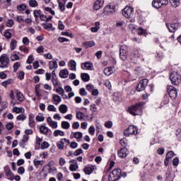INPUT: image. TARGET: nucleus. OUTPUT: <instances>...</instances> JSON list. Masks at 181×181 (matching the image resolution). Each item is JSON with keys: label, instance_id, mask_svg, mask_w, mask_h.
<instances>
[{"label": "nucleus", "instance_id": "33", "mask_svg": "<svg viewBox=\"0 0 181 181\" xmlns=\"http://www.w3.org/2000/svg\"><path fill=\"white\" fill-rule=\"evenodd\" d=\"M61 127L63 129H69V128H70V123L69 122L63 121L62 122Z\"/></svg>", "mask_w": 181, "mask_h": 181}, {"label": "nucleus", "instance_id": "50", "mask_svg": "<svg viewBox=\"0 0 181 181\" xmlns=\"http://www.w3.org/2000/svg\"><path fill=\"white\" fill-rule=\"evenodd\" d=\"M52 83L54 86V87H57L60 83L59 82V80H57V78H52Z\"/></svg>", "mask_w": 181, "mask_h": 181}, {"label": "nucleus", "instance_id": "1", "mask_svg": "<svg viewBox=\"0 0 181 181\" xmlns=\"http://www.w3.org/2000/svg\"><path fill=\"white\" fill-rule=\"evenodd\" d=\"M144 105H145V103L139 102L134 105H132L128 108V112L131 115L134 117L136 115H139L142 112V109L144 108Z\"/></svg>", "mask_w": 181, "mask_h": 181}, {"label": "nucleus", "instance_id": "61", "mask_svg": "<svg viewBox=\"0 0 181 181\" xmlns=\"http://www.w3.org/2000/svg\"><path fill=\"white\" fill-rule=\"evenodd\" d=\"M48 111H52L53 112H56L57 109L53 105H49L47 107Z\"/></svg>", "mask_w": 181, "mask_h": 181}, {"label": "nucleus", "instance_id": "17", "mask_svg": "<svg viewBox=\"0 0 181 181\" xmlns=\"http://www.w3.org/2000/svg\"><path fill=\"white\" fill-rule=\"evenodd\" d=\"M104 5V0H96L93 4L94 11H98L100 8H103Z\"/></svg>", "mask_w": 181, "mask_h": 181}, {"label": "nucleus", "instance_id": "57", "mask_svg": "<svg viewBox=\"0 0 181 181\" xmlns=\"http://www.w3.org/2000/svg\"><path fill=\"white\" fill-rule=\"evenodd\" d=\"M137 33L138 35H145V33H146V30H145L144 28H139L137 29Z\"/></svg>", "mask_w": 181, "mask_h": 181}, {"label": "nucleus", "instance_id": "39", "mask_svg": "<svg viewBox=\"0 0 181 181\" xmlns=\"http://www.w3.org/2000/svg\"><path fill=\"white\" fill-rule=\"evenodd\" d=\"M52 98L54 101H55L57 103H62V97H60V95H59L54 94Z\"/></svg>", "mask_w": 181, "mask_h": 181}, {"label": "nucleus", "instance_id": "28", "mask_svg": "<svg viewBox=\"0 0 181 181\" xmlns=\"http://www.w3.org/2000/svg\"><path fill=\"white\" fill-rule=\"evenodd\" d=\"M169 1L173 8H177L180 5V0H169Z\"/></svg>", "mask_w": 181, "mask_h": 181}, {"label": "nucleus", "instance_id": "46", "mask_svg": "<svg viewBox=\"0 0 181 181\" xmlns=\"http://www.w3.org/2000/svg\"><path fill=\"white\" fill-rule=\"evenodd\" d=\"M83 64L86 70H91V68L93 67V63L90 62H85Z\"/></svg>", "mask_w": 181, "mask_h": 181}, {"label": "nucleus", "instance_id": "14", "mask_svg": "<svg viewBox=\"0 0 181 181\" xmlns=\"http://www.w3.org/2000/svg\"><path fill=\"white\" fill-rule=\"evenodd\" d=\"M117 155L121 159H124L126 156H128V148L123 147L117 151Z\"/></svg>", "mask_w": 181, "mask_h": 181}, {"label": "nucleus", "instance_id": "13", "mask_svg": "<svg viewBox=\"0 0 181 181\" xmlns=\"http://www.w3.org/2000/svg\"><path fill=\"white\" fill-rule=\"evenodd\" d=\"M4 172L8 180H13V173H12V171L11 170V168H9V166L7 165L4 167Z\"/></svg>", "mask_w": 181, "mask_h": 181}, {"label": "nucleus", "instance_id": "42", "mask_svg": "<svg viewBox=\"0 0 181 181\" xmlns=\"http://www.w3.org/2000/svg\"><path fill=\"white\" fill-rule=\"evenodd\" d=\"M35 120L37 122H43V121H45V117H43V115L40 114V115L36 116Z\"/></svg>", "mask_w": 181, "mask_h": 181}, {"label": "nucleus", "instance_id": "37", "mask_svg": "<svg viewBox=\"0 0 181 181\" xmlns=\"http://www.w3.org/2000/svg\"><path fill=\"white\" fill-rule=\"evenodd\" d=\"M78 169V164H71L69 166V170L71 172H76Z\"/></svg>", "mask_w": 181, "mask_h": 181}, {"label": "nucleus", "instance_id": "24", "mask_svg": "<svg viewBox=\"0 0 181 181\" xmlns=\"http://www.w3.org/2000/svg\"><path fill=\"white\" fill-rule=\"evenodd\" d=\"M114 67L110 66L104 69V74L105 76H111L112 73H114V71L112 70Z\"/></svg>", "mask_w": 181, "mask_h": 181}, {"label": "nucleus", "instance_id": "10", "mask_svg": "<svg viewBox=\"0 0 181 181\" xmlns=\"http://www.w3.org/2000/svg\"><path fill=\"white\" fill-rule=\"evenodd\" d=\"M166 26H167L169 32H170V33H173L176 32V30H177V29H179V28H180L181 25L180 23H175L173 24L167 23Z\"/></svg>", "mask_w": 181, "mask_h": 181}, {"label": "nucleus", "instance_id": "41", "mask_svg": "<svg viewBox=\"0 0 181 181\" xmlns=\"http://www.w3.org/2000/svg\"><path fill=\"white\" fill-rule=\"evenodd\" d=\"M134 71L136 76H141V74H142V68H141V66H138L134 69Z\"/></svg>", "mask_w": 181, "mask_h": 181}, {"label": "nucleus", "instance_id": "6", "mask_svg": "<svg viewBox=\"0 0 181 181\" xmlns=\"http://www.w3.org/2000/svg\"><path fill=\"white\" fill-rule=\"evenodd\" d=\"M167 91L168 93L169 97L173 100H175L177 97V90L173 86H168Z\"/></svg>", "mask_w": 181, "mask_h": 181}, {"label": "nucleus", "instance_id": "55", "mask_svg": "<svg viewBox=\"0 0 181 181\" xmlns=\"http://www.w3.org/2000/svg\"><path fill=\"white\" fill-rule=\"evenodd\" d=\"M17 9L18 11H20V12H23V11H25V9H26V5H24V4L18 5L17 6Z\"/></svg>", "mask_w": 181, "mask_h": 181}, {"label": "nucleus", "instance_id": "48", "mask_svg": "<svg viewBox=\"0 0 181 181\" xmlns=\"http://www.w3.org/2000/svg\"><path fill=\"white\" fill-rule=\"evenodd\" d=\"M40 15H42V11L40 10H35L34 11V17L35 19H38V18H40Z\"/></svg>", "mask_w": 181, "mask_h": 181}, {"label": "nucleus", "instance_id": "4", "mask_svg": "<svg viewBox=\"0 0 181 181\" xmlns=\"http://www.w3.org/2000/svg\"><path fill=\"white\" fill-rule=\"evenodd\" d=\"M9 57L6 54H3L0 57V69H8L9 67Z\"/></svg>", "mask_w": 181, "mask_h": 181}, {"label": "nucleus", "instance_id": "64", "mask_svg": "<svg viewBox=\"0 0 181 181\" xmlns=\"http://www.w3.org/2000/svg\"><path fill=\"white\" fill-rule=\"evenodd\" d=\"M173 166H177V165H179V158L175 157V158H173Z\"/></svg>", "mask_w": 181, "mask_h": 181}, {"label": "nucleus", "instance_id": "58", "mask_svg": "<svg viewBox=\"0 0 181 181\" xmlns=\"http://www.w3.org/2000/svg\"><path fill=\"white\" fill-rule=\"evenodd\" d=\"M33 163L35 166H39L40 165H43V161L42 160H38L37 159H35L33 160Z\"/></svg>", "mask_w": 181, "mask_h": 181}, {"label": "nucleus", "instance_id": "19", "mask_svg": "<svg viewBox=\"0 0 181 181\" xmlns=\"http://www.w3.org/2000/svg\"><path fill=\"white\" fill-rule=\"evenodd\" d=\"M59 77L61 78H67L69 77V70L67 69H62L59 72Z\"/></svg>", "mask_w": 181, "mask_h": 181}, {"label": "nucleus", "instance_id": "32", "mask_svg": "<svg viewBox=\"0 0 181 181\" xmlns=\"http://www.w3.org/2000/svg\"><path fill=\"white\" fill-rule=\"evenodd\" d=\"M83 171H84V173H86V175H91V173H93L94 170L91 167H85L83 169Z\"/></svg>", "mask_w": 181, "mask_h": 181}, {"label": "nucleus", "instance_id": "12", "mask_svg": "<svg viewBox=\"0 0 181 181\" xmlns=\"http://www.w3.org/2000/svg\"><path fill=\"white\" fill-rule=\"evenodd\" d=\"M40 133L47 136V135H52V130L46 126L41 125L40 127Z\"/></svg>", "mask_w": 181, "mask_h": 181}, {"label": "nucleus", "instance_id": "25", "mask_svg": "<svg viewBox=\"0 0 181 181\" xmlns=\"http://www.w3.org/2000/svg\"><path fill=\"white\" fill-rule=\"evenodd\" d=\"M76 66L77 63H76V61H74V59H71L69 62V66L71 67V70H72V71H76L77 70Z\"/></svg>", "mask_w": 181, "mask_h": 181}, {"label": "nucleus", "instance_id": "60", "mask_svg": "<svg viewBox=\"0 0 181 181\" xmlns=\"http://www.w3.org/2000/svg\"><path fill=\"white\" fill-rule=\"evenodd\" d=\"M81 153H83V149L81 148H78L74 152V156H78V155H81Z\"/></svg>", "mask_w": 181, "mask_h": 181}, {"label": "nucleus", "instance_id": "30", "mask_svg": "<svg viewBox=\"0 0 181 181\" xmlns=\"http://www.w3.org/2000/svg\"><path fill=\"white\" fill-rule=\"evenodd\" d=\"M81 78L84 82L89 81H90V75H88V74H81Z\"/></svg>", "mask_w": 181, "mask_h": 181}, {"label": "nucleus", "instance_id": "2", "mask_svg": "<svg viewBox=\"0 0 181 181\" xmlns=\"http://www.w3.org/2000/svg\"><path fill=\"white\" fill-rule=\"evenodd\" d=\"M122 170L119 168L115 169L109 175L108 180L109 181H117L119 180L121 178V173Z\"/></svg>", "mask_w": 181, "mask_h": 181}, {"label": "nucleus", "instance_id": "15", "mask_svg": "<svg viewBox=\"0 0 181 181\" xmlns=\"http://www.w3.org/2000/svg\"><path fill=\"white\" fill-rule=\"evenodd\" d=\"M175 156V153L173 151H168V153L165 156V159L164 160V165L165 166L169 165V160L172 159Z\"/></svg>", "mask_w": 181, "mask_h": 181}, {"label": "nucleus", "instance_id": "35", "mask_svg": "<svg viewBox=\"0 0 181 181\" xmlns=\"http://www.w3.org/2000/svg\"><path fill=\"white\" fill-rule=\"evenodd\" d=\"M57 146L59 149H64V141L63 139L57 143Z\"/></svg>", "mask_w": 181, "mask_h": 181}, {"label": "nucleus", "instance_id": "34", "mask_svg": "<svg viewBox=\"0 0 181 181\" xmlns=\"http://www.w3.org/2000/svg\"><path fill=\"white\" fill-rule=\"evenodd\" d=\"M53 135L54 136H57L58 135H59V136H64V132L57 129L54 132Z\"/></svg>", "mask_w": 181, "mask_h": 181}, {"label": "nucleus", "instance_id": "63", "mask_svg": "<svg viewBox=\"0 0 181 181\" xmlns=\"http://www.w3.org/2000/svg\"><path fill=\"white\" fill-rule=\"evenodd\" d=\"M6 129H8V131H11V129H12L13 128V123L12 122H9L6 125Z\"/></svg>", "mask_w": 181, "mask_h": 181}, {"label": "nucleus", "instance_id": "11", "mask_svg": "<svg viewBox=\"0 0 181 181\" xmlns=\"http://www.w3.org/2000/svg\"><path fill=\"white\" fill-rule=\"evenodd\" d=\"M141 59L142 62H145V58L142 56V54H139V49H134L133 52L131 54V59Z\"/></svg>", "mask_w": 181, "mask_h": 181}, {"label": "nucleus", "instance_id": "20", "mask_svg": "<svg viewBox=\"0 0 181 181\" xmlns=\"http://www.w3.org/2000/svg\"><path fill=\"white\" fill-rule=\"evenodd\" d=\"M119 57L122 60H127V51L122 48L119 49Z\"/></svg>", "mask_w": 181, "mask_h": 181}, {"label": "nucleus", "instance_id": "47", "mask_svg": "<svg viewBox=\"0 0 181 181\" xmlns=\"http://www.w3.org/2000/svg\"><path fill=\"white\" fill-rule=\"evenodd\" d=\"M4 37H6V39H11L12 38V34L9 32V30H6L4 31Z\"/></svg>", "mask_w": 181, "mask_h": 181}, {"label": "nucleus", "instance_id": "8", "mask_svg": "<svg viewBox=\"0 0 181 181\" xmlns=\"http://www.w3.org/2000/svg\"><path fill=\"white\" fill-rule=\"evenodd\" d=\"M115 12V5H107L103 8L104 15H112Z\"/></svg>", "mask_w": 181, "mask_h": 181}, {"label": "nucleus", "instance_id": "26", "mask_svg": "<svg viewBox=\"0 0 181 181\" xmlns=\"http://www.w3.org/2000/svg\"><path fill=\"white\" fill-rule=\"evenodd\" d=\"M59 111L61 114H66L67 112V105H61L59 107Z\"/></svg>", "mask_w": 181, "mask_h": 181}, {"label": "nucleus", "instance_id": "44", "mask_svg": "<svg viewBox=\"0 0 181 181\" xmlns=\"http://www.w3.org/2000/svg\"><path fill=\"white\" fill-rule=\"evenodd\" d=\"M28 4L31 8H36L38 5L36 0H30Z\"/></svg>", "mask_w": 181, "mask_h": 181}, {"label": "nucleus", "instance_id": "9", "mask_svg": "<svg viewBox=\"0 0 181 181\" xmlns=\"http://www.w3.org/2000/svg\"><path fill=\"white\" fill-rule=\"evenodd\" d=\"M148 81L146 78L141 80L136 86L137 91H144L146 88V86H148Z\"/></svg>", "mask_w": 181, "mask_h": 181}, {"label": "nucleus", "instance_id": "40", "mask_svg": "<svg viewBox=\"0 0 181 181\" xmlns=\"http://www.w3.org/2000/svg\"><path fill=\"white\" fill-rule=\"evenodd\" d=\"M74 138H76V139H81L83 138V133L81 132H74Z\"/></svg>", "mask_w": 181, "mask_h": 181}, {"label": "nucleus", "instance_id": "56", "mask_svg": "<svg viewBox=\"0 0 181 181\" xmlns=\"http://www.w3.org/2000/svg\"><path fill=\"white\" fill-rule=\"evenodd\" d=\"M25 98L23 97V94L22 93H17V100L18 101H23Z\"/></svg>", "mask_w": 181, "mask_h": 181}, {"label": "nucleus", "instance_id": "5", "mask_svg": "<svg viewBox=\"0 0 181 181\" xmlns=\"http://www.w3.org/2000/svg\"><path fill=\"white\" fill-rule=\"evenodd\" d=\"M138 134V127L134 125H130L124 131V136H129L130 135H136Z\"/></svg>", "mask_w": 181, "mask_h": 181}, {"label": "nucleus", "instance_id": "49", "mask_svg": "<svg viewBox=\"0 0 181 181\" xmlns=\"http://www.w3.org/2000/svg\"><path fill=\"white\" fill-rule=\"evenodd\" d=\"M50 146V144H49V142L47 141H43L41 144V149H47Z\"/></svg>", "mask_w": 181, "mask_h": 181}, {"label": "nucleus", "instance_id": "51", "mask_svg": "<svg viewBox=\"0 0 181 181\" xmlns=\"http://www.w3.org/2000/svg\"><path fill=\"white\" fill-rule=\"evenodd\" d=\"M33 62H35V57H33V55H30L27 59V64H32Z\"/></svg>", "mask_w": 181, "mask_h": 181}, {"label": "nucleus", "instance_id": "21", "mask_svg": "<svg viewBox=\"0 0 181 181\" xmlns=\"http://www.w3.org/2000/svg\"><path fill=\"white\" fill-rule=\"evenodd\" d=\"M49 64V70H53V69L56 70V69L59 67V64H57V61L54 59H53L52 61H50Z\"/></svg>", "mask_w": 181, "mask_h": 181}, {"label": "nucleus", "instance_id": "22", "mask_svg": "<svg viewBox=\"0 0 181 181\" xmlns=\"http://www.w3.org/2000/svg\"><path fill=\"white\" fill-rule=\"evenodd\" d=\"M82 45L83 46H84L86 49H88V47H93L95 46V42L94 41H86L83 42Z\"/></svg>", "mask_w": 181, "mask_h": 181}, {"label": "nucleus", "instance_id": "43", "mask_svg": "<svg viewBox=\"0 0 181 181\" xmlns=\"http://www.w3.org/2000/svg\"><path fill=\"white\" fill-rule=\"evenodd\" d=\"M19 67H21V62H16L14 63L13 68V73H16L18 70H19Z\"/></svg>", "mask_w": 181, "mask_h": 181}, {"label": "nucleus", "instance_id": "54", "mask_svg": "<svg viewBox=\"0 0 181 181\" xmlns=\"http://www.w3.org/2000/svg\"><path fill=\"white\" fill-rule=\"evenodd\" d=\"M95 132V127H94L93 125L90 126L88 129V133L90 134V135H94Z\"/></svg>", "mask_w": 181, "mask_h": 181}, {"label": "nucleus", "instance_id": "29", "mask_svg": "<svg viewBox=\"0 0 181 181\" xmlns=\"http://www.w3.org/2000/svg\"><path fill=\"white\" fill-rule=\"evenodd\" d=\"M152 6H153V8H156V9H159V8H160L162 6L159 0H153L152 1Z\"/></svg>", "mask_w": 181, "mask_h": 181}, {"label": "nucleus", "instance_id": "59", "mask_svg": "<svg viewBox=\"0 0 181 181\" xmlns=\"http://www.w3.org/2000/svg\"><path fill=\"white\" fill-rule=\"evenodd\" d=\"M17 119L18 121H25V119H26V115L23 114L19 115L18 116H17Z\"/></svg>", "mask_w": 181, "mask_h": 181}, {"label": "nucleus", "instance_id": "45", "mask_svg": "<svg viewBox=\"0 0 181 181\" xmlns=\"http://www.w3.org/2000/svg\"><path fill=\"white\" fill-rule=\"evenodd\" d=\"M76 115L77 119H80L81 121L84 119V113L81 112H77Z\"/></svg>", "mask_w": 181, "mask_h": 181}, {"label": "nucleus", "instance_id": "53", "mask_svg": "<svg viewBox=\"0 0 181 181\" xmlns=\"http://www.w3.org/2000/svg\"><path fill=\"white\" fill-rule=\"evenodd\" d=\"M7 107H8V102L4 101L1 103L0 111H4V110H5V108H7Z\"/></svg>", "mask_w": 181, "mask_h": 181}, {"label": "nucleus", "instance_id": "52", "mask_svg": "<svg viewBox=\"0 0 181 181\" xmlns=\"http://www.w3.org/2000/svg\"><path fill=\"white\" fill-rule=\"evenodd\" d=\"M19 59H21V57L16 54H13L11 56V62H16V60H19Z\"/></svg>", "mask_w": 181, "mask_h": 181}, {"label": "nucleus", "instance_id": "36", "mask_svg": "<svg viewBox=\"0 0 181 181\" xmlns=\"http://www.w3.org/2000/svg\"><path fill=\"white\" fill-rule=\"evenodd\" d=\"M13 112H16V114H21V112H25V108L15 107L13 108Z\"/></svg>", "mask_w": 181, "mask_h": 181}, {"label": "nucleus", "instance_id": "62", "mask_svg": "<svg viewBox=\"0 0 181 181\" xmlns=\"http://www.w3.org/2000/svg\"><path fill=\"white\" fill-rule=\"evenodd\" d=\"M48 125H49V127H51V128L56 129V128H57V122L52 121Z\"/></svg>", "mask_w": 181, "mask_h": 181}, {"label": "nucleus", "instance_id": "27", "mask_svg": "<svg viewBox=\"0 0 181 181\" xmlns=\"http://www.w3.org/2000/svg\"><path fill=\"white\" fill-rule=\"evenodd\" d=\"M17 45H18V41H16V40L15 39L11 40V44H10L11 50H15V49H16Z\"/></svg>", "mask_w": 181, "mask_h": 181}, {"label": "nucleus", "instance_id": "38", "mask_svg": "<svg viewBox=\"0 0 181 181\" xmlns=\"http://www.w3.org/2000/svg\"><path fill=\"white\" fill-rule=\"evenodd\" d=\"M9 84H12V79H7L6 81H4L1 83V86L5 87V88H6Z\"/></svg>", "mask_w": 181, "mask_h": 181}, {"label": "nucleus", "instance_id": "7", "mask_svg": "<svg viewBox=\"0 0 181 181\" xmlns=\"http://www.w3.org/2000/svg\"><path fill=\"white\" fill-rule=\"evenodd\" d=\"M122 14L125 18H129L134 16V8L127 6L123 9Z\"/></svg>", "mask_w": 181, "mask_h": 181}, {"label": "nucleus", "instance_id": "31", "mask_svg": "<svg viewBox=\"0 0 181 181\" xmlns=\"http://www.w3.org/2000/svg\"><path fill=\"white\" fill-rule=\"evenodd\" d=\"M42 25L45 30H50V29H52V30H54V28H53V24L52 23L47 24V23H44Z\"/></svg>", "mask_w": 181, "mask_h": 181}, {"label": "nucleus", "instance_id": "3", "mask_svg": "<svg viewBox=\"0 0 181 181\" xmlns=\"http://www.w3.org/2000/svg\"><path fill=\"white\" fill-rule=\"evenodd\" d=\"M170 80L173 86H179L181 83V75L177 72H173L170 75Z\"/></svg>", "mask_w": 181, "mask_h": 181}, {"label": "nucleus", "instance_id": "18", "mask_svg": "<svg viewBox=\"0 0 181 181\" xmlns=\"http://www.w3.org/2000/svg\"><path fill=\"white\" fill-rule=\"evenodd\" d=\"M67 0H57L59 8L61 11V12H64L66 11V2Z\"/></svg>", "mask_w": 181, "mask_h": 181}, {"label": "nucleus", "instance_id": "23", "mask_svg": "<svg viewBox=\"0 0 181 181\" xmlns=\"http://www.w3.org/2000/svg\"><path fill=\"white\" fill-rule=\"evenodd\" d=\"M28 139H29V136L24 135L23 139L19 143V146H21V148H25V144H26V142H28Z\"/></svg>", "mask_w": 181, "mask_h": 181}, {"label": "nucleus", "instance_id": "16", "mask_svg": "<svg viewBox=\"0 0 181 181\" xmlns=\"http://www.w3.org/2000/svg\"><path fill=\"white\" fill-rule=\"evenodd\" d=\"M29 122H28V125L30 128H35L36 127V122H35V115L30 113L29 115Z\"/></svg>", "mask_w": 181, "mask_h": 181}]
</instances>
